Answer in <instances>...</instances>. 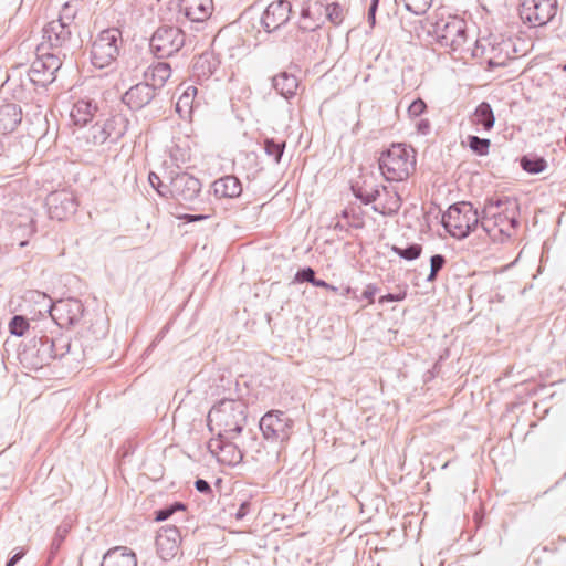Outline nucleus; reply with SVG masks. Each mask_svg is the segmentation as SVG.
Masks as SVG:
<instances>
[{"instance_id":"obj_1","label":"nucleus","mask_w":566,"mask_h":566,"mask_svg":"<svg viewBox=\"0 0 566 566\" xmlns=\"http://www.w3.org/2000/svg\"><path fill=\"white\" fill-rule=\"evenodd\" d=\"M432 34L437 43L457 54L459 59H464L467 54L478 56L479 52H511L512 44L507 40L489 38L484 40H474L469 33L467 22L457 17H441L433 23Z\"/></svg>"},{"instance_id":"obj_2","label":"nucleus","mask_w":566,"mask_h":566,"mask_svg":"<svg viewBox=\"0 0 566 566\" xmlns=\"http://www.w3.org/2000/svg\"><path fill=\"white\" fill-rule=\"evenodd\" d=\"M516 202L509 198H490L481 214V228L493 241L511 238L518 224Z\"/></svg>"},{"instance_id":"obj_3","label":"nucleus","mask_w":566,"mask_h":566,"mask_svg":"<svg viewBox=\"0 0 566 566\" xmlns=\"http://www.w3.org/2000/svg\"><path fill=\"white\" fill-rule=\"evenodd\" d=\"M247 422V406L242 400L222 399L208 413V426L217 437L235 439Z\"/></svg>"},{"instance_id":"obj_4","label":"nucleus","mask_w":566,"mask_h":566,"mask_svg":"<svg viewBox=\"0 0 566 566\" xmlns=\"http://www.w3.org/2000/svg\"><path fill=\"white\" fill-rule=\"evenodd\" d=\"M378 163L388 181H403L416 170V150L405 144H392L381 153Z\"/></svg>"},{"instance_id":"obj_5","label":"nucleus","mask_w":566,"mask_h":566,"mask_svg":"<svg viewBox=\"0 0 566 566\" xmlns=\"http://www.w3.org/2000/svg\"><path fill=\"white\" fill-rule=\"evenodd\" d=\"M442 224L450 235L463 239L481 226V216L472 203L460 202L450 206L443 213Z\"/></svg>"},{"instance_id":"obj_6","label":"nucleus","mask_w":566,"mask_h":566,"mask_svg":"<svg viewBox=\"0 0 566 566\" xmlns=\"http://www.w3.org/2000/svg\"><path fill=\"white\" fill-rule=\"evenodd\" d=\"M352 190L364 205L376 202L373 210L382 216H395L401 208V198L394 188L377 186L368 190L366 187L352 186Z\"/></svg>"},{"instance_id":"obj_7","label":"nucleus","mask_w":566,"mask_h":566,"mask_svg":"<svg viewBox=\"0 0 566 566\" xmlns=\"http://www.w3.org/2000/svg\"><path fill=\"white\" fill-rule=\"evenodd\" d=\"M123 44L122 32L109 28L98 33L92 43L91 60L94 66L104 69L116 61Z\"/></svg>"},{"instance_id":"obj_8","label":"nucleus","mask_w":566,"mask_h":566,"mask_svg":"<svg viewBox=\"0 0 566 566\" xmlns=\"http://www.w3.org/2000/svg\"><path fill=\"white\" fill-rule=\"evenodd\" d=\"M259 428L266 442L282 446L293 434L294 420L282 410H270L261 417Z\"/></svg>"},{"instance_id":"obj_9","label":"nucleus","mask_w":566,"mask_h":566,"mask_svg":"<svg viewBox=\"0 0 566 566\" xmlns=\"http://www.w3.org/2000/svg\"><path fill=\"white\" fill-rule=\"evenodd\" d=\"M33 300L38 303H44V310L50 313L52 318L60 321L61 325H74L83 315V304L76 298L59 300L52 303L46 294L41 292H33Z\"/></svg>"},{"instance_id":"obj_10","label":"nucleus","mask_w":566,"mask_h":566,"mask_svg":"<svg viewBox=\"0 0 566 566\" xmlns=\"http://www.w3.org/2000/svg\"><path fill=\"white\" fill-rule=\"evenodd\" d=\"M184 31L176 25H161L150 39L151 51L160 59L171 56L185 45Z\"/></svg>"},{"instance_id":"obj_11","label":"nucleus","mask_w":566,"mask_h":566,"mask_svg":"<svg viewBox=\"0 0 566 566\" xmlns=\"http://www.w3.org/2000/svg\"><path fill=\"white\" fill-rule=\"evenodd\" d=\"M39 55L31 64L30 78L32 82L45 85L52 83L55 73L62 66L60 53L46 51L45 43H41L38 48Z\"/></svg>"},{"instance_id":"obj_12","label":"nucleus","mask_w":566,"mask_h":566,"mask_svg":"<svg viewBox=\"0 0 566 566\" xmlns=\"http://www.w3.org/2000/svg\"><path fill=\"white\" fill-rule=\"evenodd\" d=\"M557 12V0H521L518 14L524 23L532 27L547 24Z\"/></svg>"},{"instance_id":"obj_13","label":"nucleus","mask_w":566,"mask_h":566,"mask_svg":"<svg viewBox=\"0 0 566 566\" xmlns=\"http://www.w3.org/2000/svg\"><path fill=\"white\" fill-rule=\"evenodd\" d=\"M200 191V180L187 172H179L170 179V197L181 205L193 202L199 196Z\"/></svg>"},{"instance_id":"obj_14","label":"nucleus","mask_w":566,"mask_h":566,"mask_svg":"<svg viewBox=\"0 0 566 566\" xmlns=\"http://www.w3.org/2000/svg\"><path fill=\"white\" fill-rule=\"evenodd\" d=\"M46 205L50 217L60 221L73 216L77 209L75 196L65 190L52 192L46 199Z\"/></svg>"},{"instance_id":"obj_15","label":"nucleus","mask_w":566,"mask_h":566,"mask_svg":"<svg viewBox=\"0 0 566 566\" xmlns=\"http://www.w3.org/2000/svg\"><path fill=\"white\" fill-rule=\"evenodd\" d=\"M292 12L291 3L287 0L271 2L261 17V24L266 32H273L284 25Z\"/></svg>"},{"instance_id":"obj_16","label":"nucleus","mask_w":566,"mask_h":566,"mask_svg":"<svg viewBox=\"0 0 566 566\" xmlns=\"http://www.w3.org/2000/svg\"><path fill=\"white\" fill-rule=\"evenodd\" d=\"M180 532L176 526H163L156 537V547L159 557L164 560L172 559L180 551Z\"/></svg>"},{"instance_id":"obj_17","label":"nucleus","mask_w":566,"mask_h":566,"mask_svg":"<svg viewBox=\"0 0 566 566\" xmlns=\"http://www.w3.org/2000/svg\"><path fill=\"white\" fill-rule=\"evenodd\" d=\"M223 437L212 438L208 442V449L217 460L227 465L239 464L243 459L242 451L231 441Z\"/></svg>"},{"instance_id":"obj_18","label":"nucleus","mask_w":566,"mask_h":566,"mask_svg":"<svg viewBox=\"0 0 566 566\" xmlns=\"http://www.w3.org/2000/svg\"><path fill=\"white\" fill-rule=\"evenodd\" d=\"M71 39V29L61 22L51 21L43 28V42L46 49L60 53Z\"/></svg>"},{"instance_id":"obj_19","label":"nucleus","mask_w":566,"mask_h":566,"mask_svg":"<svg viewBox=\"0 0 566 566\" xmlns=\"http://www.w3.org/2000/svg\"><path fill=\"white\" fill-rule=\"evenodd\" d=\"M156 96V91L150 85L145 83H138L132 86L123 95L122 99L133 111H139L147 106Z\"/></svg>"},{"instance_id":"obj_20","label":"nucleus","mask_w":566,"mask_h":566,"mask_svg":"<svg viewBox=\"0 0 566 566\" xmlns=\"http://www.w3.org/2000/svg\"><path fill=\"white\" fill-rule=\"evenodd\" d=\"M180 11L192 22L207 21L213 11L212 0H181Z\"/></svg>"},{"instance_id":"obj_21","label":"nucleus","mask_w":566,"mask_h":566,"mask_svg":"<svg viewBox=\"0 0 566 566\" xmlns=\"http://www.w3.org/2000/svg\"><path fill=\"white\" fill-rule=\"evenodd\" d=\"M70 350V342L64 337L55 339L43 337L40 339L38 353L43 364H49L51 359L62 358Z\"/></svg>"},{"instance_id":"obj_22","label":"nucleus","mask_w":566,"mask_h":566,"mask_svg":"<svg viewBox=\"0 0 566 566\" xmlns=\"http://www.w3.org/2000/svg\"><path fill=\"white\" fill-rule=\"evenodd\" d=\"M170 76L171 67L166 62L154 63L144 72L145 82L155 88V91L164 87Z\"/></svg>"},{"instance_id":"obj_23","label":"nucleus","mask_w":566,"mask_h":566,"mask_svg":"<svg viewBox=\"0 0 566 566\" xmlns=\"http://www.w3.org/2000/svg\"><path fill=\"white\" fill-rule=\"evenodd\" d=\"M21 107L13 103H6L0 106V133L8 134L13 132L21 123Z\"/></svg>"},{"instance_id":"obj_24","label":"nucleus","mask_w":566,"mask_h":566,"mask_svg":"<svg viewBox=\"0 0 566 566\" xmlns=\"http://www.w3.org/2000/svg\"><path fill=\"white\" fill-rule=\"evenodd\" d=\"M101 566H137V557L133 551L119 546L103 556Z\"/></svg>"},{"instance_id":"obj_25","label":"nucleus","mask_w":566,"mask_h":566,"mask_svg":"<svg viewBox=\"0 0 566 566\" xmlns=\"http://www.w3.org/2000/svg\"><path fill=\"white\" fill-rule=\"evenodd\" d=\"M212 189L216 197L232 199L241 195L242 185L235 176L229 175L217 179Z\"/></svg>"},{"instance_id":"obj_26","label":"nucleus","mask_w":566,"mask_h":566,"mask_svg":"<svg viewBox=\"0 0 566 566\" xmlns=\"http://www.w3.org/2000/svg\"><path fill=\"white\" fill-rule=\"evenodd\" d=\"M218 62L210 53L199 55L192 65V75L199 82L209 80L217 71Z\"/></svg>"},{"instance_id":"obj_27","label":"nucleus","mask_w":566,"mask_h":566,"mask_svg":"<svg viewBox=\"0 0 566 566\" xmlns=\"http://www.w3.org/2000/svg\"><path fill=\"white\" fill-rule=\"evenodd\" d=\"M107 140L116 143L127 132L129 120L123 114H115L102 122Z\"/></svg>"},{"instance_id":"obj_28","label":"nucleus","mask_w":566,"mask_h":566,"mask_svg":"<svg viewBox=\"0 0 566 566\" xmlns=\"http://www.w3.org/2000/svg\"><path fill=\"white\" fill-rule=\"evenodd\" d=\"M97 111V105L88 99L77 101L71 109V119L74 125H86Z\"/></svg>"},{"instance_id":"obj_29","label":"nucleus","mask_w":566,"mask_h":566,"mask_svg":"<svg viewBox=\"0 0 566 566\" xmlns=\"http://www.w3.org/2000/svg\"><path fill=\"white\" fill-rule=\"evenodd\" d=\"M272 83L273 87L279 92V94L285 98L292 97L298 86L297 78L292 74H287L286 72L274 76Z\"/></svg>"},{"instance_id":"obj_30","label":"nucleus","mask_w":566,"mask_h":566,"mask_svg":"<svg viewBox=\"0 0 566 566\" xmlns=\"http://www.w3.org/2000/svg\"><path fill=\"white\" fill-rule=\"evenodd\" d=\"M198 90L193 85L187 86L176 103V112L181 118L190 117Z\"/></svg>"},{"instance_id":"obj_31","label":"nucleus","mask_w":566,"mask_h":566,"mask_svg":"<svg viewBox=\"0 0 566 566\" xmlns=\"http://www.w3.org/2000/svg\"><path fill=\"white\" fill-rule=\"evenodd\" d=\"M35 232L33 218L31 216H22L19 222L13 223L12 234L14 239L20 240L19 247L23 248L28 244V238Z\"/></svg>"},{"instance_id":"obj_32","label":"nucleus","mask_w":566,"mask_h":566,"mask_svg":"<svg viewBox=\"0 0 566 566\" xmlns=\"http://www.w3.org/2000/svg\"><path fill=\"white\" fill-rule=\"evenodd\" d=\"M472 123L474 125L482 126L484 130H490L493 128L495 116L489 103L482 102L478 105L472 115Z\"/></svg>"},{"instance_id":"obj_33","label":"nucleus","mask_w":566,"mask_h":566,"mask_svg":"<svg viewBox=\"0 0 566 566\" xmlns=\"http://www.w3.org/2000/svg\"><path fill=\"white\" fill-rule=\"evenodd\" d=\"M83 137L86 139L87 144L93 146L103 145L107 142L105 128L103 127L102 122H96L91 126L86 132H84Z\"/></svg>"},{"instance_id":"obj_34","label":"nucleus","mask_w":566,"mask_h":566,"mask_svg":"<svg viewBox=\"0 0 566 566\" xmlns=\"http://www.w3.org/2000/svg\"><path fill=\"white\" fill-rule=\"evenodd\" d=\"M285 148V142H275L274 139L266 138L264 140V151L273 159L275 164H279Z\"/></svg>"},{"instance_id":"obj_35","label":"nucleus","mask_w":566,"mask_h":566,"mask_svg":"<svg viewBox=\"0 0 566 566\" xmlns=\"http://www.w3.org/2000/svg\"><path fill=\"white\" fill-rule=\"evenodd\" d=\"M298 24L300 29L303 31H314L321 25L318 21L313 19V13L303 2L301 7V18Z\"/></svg>"},{"instance_id":"obj_36","label":"nucleus","mask_w":566,"mask_h":566,"mask_svg":"<svg viewBox=\"0 0 566 566\" xmlns=\"http://www.w3.org/2000/svg\"><path fill=\"white\" fill-rule=\"evenodd\" d=\"M521 166L525 171L530 174H538L546 168L547 164L543 158H530L527 156H524L521 159Z\"/></svg>"},{"instance_id":"obj_37","label":"nucleus","mask_w":566,"mask_h":566,"mask_svg":"<svg viewBox=\"0 0 566 566\" xmlns=\"http://www.w3.org/2000/svg\"><path fill=\"white\" fill-rule=\"evenodd\" d=\"M325 15L329 22L338 25L344 20V8L337 2L327 3L325 7Z\"/></svg>"},{"instance_id":"obj_38","label":"nucleus","mask_w":566,"mask_h":566,"mask_svg":"<svg viewBox=\"0 0 566 566\" xmlns=\"http://www.w3.org/2000/svg\"><path fill=\"white\" fill-rule=\"evenodd\" d=\"M392 251L398 254L400 258L412 261L420 256L422 248L420 244H411L407 248H399L394 245Z\"/></svg>"},{"instance_id":"obj_39","label":"nucleus","mask_w":566,"mask_h":566,"mask_svg":"<svg viewBox=\"0 0 566 566\" xmlns=\"http://www.w3.org/2000/svg\"><path fill=\"white\" fill-rule=\"evenodd\" d=\"M469 146L478 155H488L491 142L488 138H480L478 136H469Z\"/></svg>"},{"instance_id":"obj_40","label":"nucleus","mask_w":566,"mask_h":566,"mask_svg":"<svg viewBox=\"0 0 566 566\" xmlns=\"http://www.w3.org/2000/svg\"><path fill=\"white\" fill-rule=\"evenodd\" d=\"M77 9L74 3L66 2L59 15V19L54 20L55 22H61L63 24H66L67 28L71 29V24L76 15Z\"/></svg>"},{"instance_id":"obj_41","label":"nucleus","mask_w":566,"mask_h":566,"mask_svg":"<svg viewBox=\"0 0 566 566\" xmlns=\"http://www.w3.org/2000/svg\"><path fill=\"white\" fill-rule=\"evenodd\" d=\"M302 2L310 8L313 13V19L318 21L319 24L323 22V15L325 14V7L322 0H302Z\"/></svg>"},{"instance_id":"obj_42","label":"nucleus","mask_w":566,"mask_h":566,"mask_svg":"<svg viewBox=\"0 0 566 566\" xmlns=\"http://www.w3.org/2000/svg\"><path fill=\"white\" fill-rule=\"evenodd\" d=\"M29 322L23 316H13L10 324L9 329L10 333L15 336H23L24 333L29 329Z\"/></svg>"},{"instance_id":"obj_43","label":"nucleus","mask_w":566,"mask_h":566,"mask_svg":"<svg viewBox=\"0 0 566 566\" xmlns=\"http://www.w3.org/2000/svg\"><path fill=\"white\" fill-rule=\"evenodd\" d=\"M408 11L419 15L423 14L431 6L432 0H403Z\"/></svg>"},{"instance_id":"obj_44","label":"nucleus","mask_w":566,"mask_h":566,"mask_svg":"<svg viewBox=\"0 0 566 566\" xmlns=\"http://www.w3.org/2000/svg\"><path fill=\"white\" fill-rule=\"evenodd\" d=\"M186 506L181 502H175L174 504L166 506L156 512V521H166L177 512H185Z\"/></svg>"},{"instance_id":"obj_45","label":"nucleus","mask_w":566,"mask_h":566,"mask_svg":"<svg viewBox=\"0 0 566 566\" xmlns=\"http://www.w3.org/2000/svg\"><path fill=\"white\" fill-rule=\"evenodd\" d=\"M446 259L441 254H434L430 259V274L428 281H433L437 277L438 272L443 268Z\"/></svg>"},{"instance_id":"obj_46","label":"nucleus","mask_w":566,"mask_h":566,"mask_svg":"<svg viewBox=\"0 0 566 566\" xmlns=\"http://www.w3.org/2000/svg\"><path fill=\"white\" fill-rule=\"evenodd\" d=\"M378 292V287L375 285V284H368L364 292L361 293L360 296H357L354 291L350 289V287H347L346 289V293L349 294V293H353L354 294V297L356 300H361V298H365L368 301V304H373L374 303V300H375V295L377 294Z\"/></svg>"},{"instance_id":"obj_47","label":"nucleus","mask_w":566,"mask_h":566,"mask_svg":"<svg viewBox=\"0 0 566 566\" xmlns=\"http://www.w3.org/2000/svg\"><path fill=\"white\" fill-rule=\"evenodd\" d=\"M426 109H427L426 103L421 98H418L409 105L408 115L411 118H417L420 115H422L426 112Z\"/></svg>"},{"instance_id":"obj_48","label":"nucleus","mask_w":566,"mask_h":566,"mask_svg":"<svg viewBox=\"0 0 566 566\" xmlns=\"http://www.w3.org/2000/svg\"><path fill=\"white\" fill-rule=\"evenodd\" d=\"M296 282H308V283H313L314 280H315V272L312 268H305L303 270H300L296 274H295V279H294Z\"/></svg>"},{"instance_id":"obj_49","label":"nucleus","mask_w":566,"mask_h":566,"mask_svg":"<svg viewBox=\"0 0 566 566\" xmlns=\"http://www.w3.org/2000/svg\"><path fill=\"white\" fill-rule=\"evenodd\" d=\"M148 181L151 185V187L156 189L159 196L167 197V193L165 191H161L163 182L157 174L150 172L148 176Z\"/></svg>"},{"instance_id":"obj_50","label":"nucleus","mask_w":566,"mask_h":566,"mask_svg":"<svg viewBox=\"0 0 566 566\" xmlns=\"http://www.w3.org/2000/svg\"><path fill=\"white\" fill-rule=\"evenodd\" d=\"M406 297V293H399V294H386L381 297H379L378 302L379 304H385L387 302H398V301H402L403 298Z\"/></svg>"},{"instance_id":"obj_51","label":"nucleus","mask_w":566,"mask_h":566,"mask_svg":"<svg viewBox=\"0 0 566 566\" xmlns=\"http://www.w3.org/2000/svg\"><path fill=\"white\" fill-rule=\"evenodd\" d=\"M250 512V503L244 501L241 503L240 507L235 512L234 516L237 520H243Z\"/></svg>"},{"instance_id":"obj_52","label":"nucleus","mask_w":566,"mask_h":566,"mask_svg":"<svg viewBox=\"0 0 566 566\" xmlns=\"http://www.w3.org/2000/svg\"><path fill=\"white\" fill-rule=\"evenodd\" d=\"M417 132L421 135H428L431 129L430 122L428 119H420L416 124Z\"/></svg>"},{"instance_id":"obj_53","label":"nucleus","mask_w":566,"mask_h":566,"mask_svg":"<svg viewBox=\"0 0 566 566\" xmlns=\"http://www.w3.org/2000/svg\"><path fill=\"white\" fill-rule=\"evenodd\" d=\"M195 486H196L197 491H199L200 493H210L211 492L210 484L203 479H198L195 482Z\"/></svg>"},{"instance_id":"obj_54","label":"nucleus","mask_w":566,"mask_h":566,"mask_svg":"<svg viewBox=\"0 0 566 566\" xmlns=\"http://www.w3.org/2000/svg\"><path fill=\"white\" fill-rule=\"evenodd\" d=\"M207 218H208V216H206V214H184L182 217H180V219H182L187 222L200 221V220H205Z\"/></svg>"},{"instance_id":"obj_55","label":"nucleus","mask_w":566,"mask_h":566,"mask_svg":"<svg viewBox=\"0 0 566 566\" xmlns=\"http://www.w3.org/2000/svg\"><path fill=\"white\" fill-rule=\"evenodd\" d=\"M62 539L63 537L61 535L53 538L51 543V556H53L54 553L60 548Z\"/></svg>"},{"instance_id":"obj_56","label":"nucleus","mask_w":566,"mask_h":566,"mask_svg":"<svg viewBox=\"0 0 566 566\" xmlns=\"http://www.w3.org/2000/svg\"><path fill=\"white\" fill-rule=\"evenodd\" d=\"M488 64H489L490 67H497V66L504 65L505 64V60L504 59L503 60H497L496 57L491 56V57L488 59Z\"/></svg>"},{"instance_id":"obj_57","label":"nucleus","mask_w":566,"mask_h":566,"mask_svg":"<svg viewBox=\"0 0 566 566\" xmlns=\"http://www.w3.org/2000/svg\"><path fill=\"white\" fill-rule=\"evenodd\" d=\"M378 3H379V1L371 0L370 7H369V10H368V15H376Z\"/></svg>"},{"instance_id":"obj_58","label":"nucleus","mask_w":566,"mask_h":566,"mask_svg":"<svg viewBox=\"0 0 566 566\" xmlns=\"http://www.w3.org/2000/svg\"><path fill=\"white\" fill-rule=\"evenodd\" d=\"M312 284L317 287H324V289L329 287V284L327 282L316 279V277Z\"/></svg>"},{"instance_id":"obj_59","label":"nucleus","mask_w":566,"mask_h":566,"mask_svg":"<svg viewBox=\"0 0 566 566\" xmlns=\"http://www.w3.org/2000/svg\"><path fill=\"white\" fill-rule=\"evenodd\" d=\"M23 557V553H17L14 554L9 562H11L13 565H15L21 558Z\"/></svg>"},{"instance_id":"obj_60","label":"nucleus","mask_w":566,"mask_h":566,"mask_svg":"<svg viewBox=\"0 0 566 566\" xmlns=\"http://www.w3.org/2000/svg\"><path fill=\"white\" fill-rule=\"evenodd\" d=\"M353 219H354V221L350 222V226L359 228L361 226V222L359 221V218H356L355 214L353 213Z\"/></svg>"},{"instance_id":"obj_61","label":"nucleus","mask_w":566,"mask_h":566,"mask_svg":"<svg viewBox=\"0 0 566 566\" xmlns=\"http://www.w3.org/2000/svg\"><path fill=\"white\" fill-rule=\"evenodd\" d=\"M368 22H369L371 28L375 27L376 15H368Z\"/></svg>"},{"instance_id":"obj_62","label":"nucleus","mask_w":566,"mask_h":566,"mask_svg":"<svg viewBox=\"0 0 566 566\" xmlns=\"http://www.w3.org/2000/svg\"><path fill=\"white\" fill-rule=\"evenodd\" d=\"M342 217L348 219L350 217V211L348 209H344L342 211Z\"/></svg>"},{"instance_id":"obj_63","label":"nucleus","mask_w":566,"mask_h":566,"mask_svg":"<svg viewBox=\"0 0 566 566\" xmlns=\"http://www.w3.org/2000/svg\"><path fill=\"white\" fill-rule=\"evenodd\" d=\"M161 191H165L167 193V197L170 196L169 193V186H166L163 184Z\"/></svg>"},{"instance_id":"obj_64","label":"nucleus","mask_w":566,"mask_h":566,"mask_svg":"<svg viewBox=\"0 0 566 566\" xmlns=\"http://www.w3.org/2000/svg\"><path fill=\"white\" fill-rule=\"evenodd\" d=\"M329 291L337 292V287L329 284V287H326Z\"/></svg>"}]
</instances>
